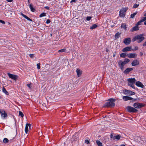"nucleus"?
I'll list each match as a JSON object with an SVG mask.
<instances>
[{
  "mask_svg": "<svg viewBox=\"0 0 146 146\" xmlns=\"http://www.w3.org/2000/svg\"><path fill=\"white\" fill-rule=\"evenodd\" d=\"M116 100L114 98H110L108 100V102L106 103L105 104V106L107 107H112L115 106L114 102Z\"/></svg>",
  "mask_w": 146,
  "mask_h": 146,
  "instance_id": "1",
  "label": "nucleus"
},
{
  "mask_svg": "<svg viewBox=\"0 0 146 146\" xmlns=\"http://www.w3.org/2000/svg\"><path fill=\"white\" fill-rule=\"evenodd\" d=\"M136 80L135 78H129L127 79V82H128V85L133 88L135 89L134 84L135 83Z\"/></svg>",
  "mask_w": 146,
  "mask_h": 146,
  "instance_id": "2",
  "label": "nucleus"
},
{
  "mask_svg": "<svg viewBox=\"0 0 146 146\" xmlns=\"http://www.w3.org/2000/svg\"><path fill=\"white\" fill-rule=\"evenodd\" d=\"M144 35V34H142L135 36V37H134L133 39L132 40V41L133 42H134L137 40L142 39H144L145 38L143 36Z\"/></svg>",
  "mask_w": 146,
  "mask_h": 146,
  "instance_id": "3",
  "label": "nucleus"
},
{
  "mask_svg": "<svg viewBox=\"0 0 146 146\" xmlns=\"http://www.w3.org/2000/svg\"><path fill=\"white\" fill-rule=\"evenodd\" d=\"M127 9V8H125L120 10L119 11V16L122 18L124 17L125 16V13H126Z\"/></svg>",
  "mask_w": 146,
  "mask_h": 146,
  "instance_id": "4",
  "label": "nucleus"
},
{
  "mask_svg": "<svg viewBox=\"0 0 146 146\" xmlns=\"http://www.w3.org/2000/svg\"><path fill=\"white\" fill-rule=\"evenodd\" d=\"M126 109L129 112L136 113L138 111L137 110L130 106L127 107Z\"/></svg>",
  "mask_w": 146,
  "mask_h": 146,
  "instance_id": "5",
  "label": "nucleus"
},
{
  "mask_svg": "<svg viewBox=\"0 0 146 146\" xmlns=\"http://www.w3.org/2000/svg\"><path fill=\"white\" fill-rule=\"evenodd\" d=\"M145 106V104L138 102L135 103L133 105V106L135 108L138 109H140Z\"/></svg>",
  "mask_w": 146,
  "mask_h": 146,
  "instance_id": "6",
  "label": "nucleus"
},
{
  "mask_svg": "<svg viewBox=\"0 0 146 146\" xmlns=\"http://www.w3.org/2000/svg\"><path fill=\"white\" fill-rule=\"evenodd\" d=\"M7 74L9 77L14 80H16L18 78V76L14 74H11L9 73H8Z\"/></svg>",
  "mask_w": 146,
  "mask_h": 146,
  "instance_id": "7",
  "label": "nucleus"
},
{
  "mask_svg": "<svg viewBox=\"0 0 146 146\" xmlns=\"http://www.w3.org/2000/svg\"><path fill=\"white\" fill-rule=\"evenodd\" d=\"M131 39L130 38H125L123 41L124 44L126 45H128L130 44Z\"/></svg>",
  "mask_w": 146,
  "mask_h": 146,
  "instance_id": "8",
  "label": "nucleus"
},
{
  "mask_svg": "<svg viewBox=\"0 0 146 146\" xmlns=\"http://www.w3.org/2000/svg\"><path fill=\"white\" fill-rule=\"evenodd\" d=\"M118 64L119 65V67L122 70L124 69V66L125 65L121 61V60H119L118 62Z\"/></svg>",
  "mask_w": 146,
  "mask_h": 146,
  "instance_id": "9",
  "label": "nucleus"
},
{
  "mask_svg": "<svg viewBox=\"0 0 146 146\" xmlns=\"http://www.w3.org/2000/svg\"><path fill=\"white\" fill-rule=\"evenodd\" d=\"M139 62L137 59L135 60L132 62L131 65L133 66H135L138 65L139 64Z\"/></svg>",
  "mask_w": 146,
  "mask_h": 146,
  "instance_id": "10",
  "label": "nucleus"
},
{
  "mask_svg": "<svg viewBox=\"0 0 146 146\" xmlns=\"http://www.w3.org/2000/svg\"><path fill=\"white\" fill-rule=\"evenodd\" d=\"M137 54L136 53H129L127 54V56L129 58H135L136 57Z\"/></svg>",
  "mask_w": 146,
  "mask_h": 146,
  "instance_id": "11",
  "label": "nucleus"
},
{
  "mask_svg": "<svg viewBox=\"0 0 146 146\" xmlns=\"http://www.w3.org/2000/svg\"><path fill=\"white\" fill-rule=\"evenodd\" d=\"M135 85L138 87L143 88L144 86L143 84L140 81H137L135 83Z\"/></svg>",
  "mask_w": 146,
  "mask_h": 146,
  "instance_id": "12",
  "label": "nucleus"
},
{
  "mask_svg": "<svg viewBox=\"0 0 146 146\" xmlns=\"http://www.w3.org/2000/svg\"><path fill=\"white\" fill-rule=\"evenodd\" d=\"M132 50L131 46H129L125 47L123 48L122 51L123 52H125L127 51H129Z\"/></svg>",
  "mask_w": 146,
  "mask_h": 146,
  "instance_id": "13",
  "label": "nucleus"
},
{
  "mask_svg": "<svg viewBox=\"0 0 146 146\" xmlns=\"http://www.w3.org/2000/svg\"><path fill=\"white\" fill-rule=\"evenodd\" d=\"M123 99L124 100L126 101L128 100H133V98L131 97L128 96H123Z\"/></svg>",
  "mask_w": 146,
  "mask_h": 146,
  "instance_id": "14",
  "label": "nucleus"
},
{
  "mask_svg": "<svg viewBox=\"0 0 146 146\" xmlns=\"http://www.w3.org/2000/svg\"><path fill=\"white\" fill-rule=\"evenodd\" d=\"M133 68H127L123 72L125 74H128L129 72L133 70Z\"/></svg>",
  "mask_w": 146,
  "mask_h": 146,
  "instance_id": "15",
  "label": "nucleus"
},
{
  "mask_svg": "<svg viewBox=\"0 0 146 146\" xmlns=\"http://www.w3.org/2000/svg\"><path fill=\"white\" fill-rule=\"evenodd\" d=\"M22 16L24 17L27 20L29 21H32V20L30 19L29 17H28L27 16L25 15L23 13H21L20 14Z\"/></svg>",
  "mask_w": 146,
  "mask_h": 146,
  "instance_id": "16",
  "label": "nucleus"
},
{
  "mask_svg": "<svg viewBox=\"0 0 146 146\" xmlns=\"http://www.w3.org/2000/svg\"><path fill=\"white\" fill-rule=\"evenodd\" d=\"M139 29V27L137 26V25H136L135 27H133L131 29V32H133L135 31H137Z\"/></svg>",
  "mask_w": 146,
  "mask_h": 146,
  "instance_id": "17",
  "label": "nucleus"
},
{
  "mask_svg": "<svg viewBox=\"0 0 146 146\" xmlns=\"http://www.w3.org/2000/svg\"><path fill=\"white\" fill-rule=\"evenodd\" d=\"M1 116L3 118H5L7 116V113L5 111H1Z\"/></svg>",
  "mask_w": 146,
  "mask_h": 146,
  "instance_id": "18",
  "label": "nucleus"
},
{
  "mask_svg": "<svg viewBox=\"0 0 146 146\" xmlns=\"http://www.w3.org/2000/svg\"><path fill=\"white\" fill-rule=\"evenodd\" d=\"M29 8L31 9V11L32 12H34L36 10L35 8L33 7V6L32 3H31L29 5Z\"/></svg>",
  "mask_w": 146,
  "mask_h": 146,
  "instance_id": "19",
  "label": "nucleus"
},
{
  "mask_svg": "<svg viewBox=\"0 0 146 146\" xmlns=\"http://www.w3.org/2000/svg\"><path fill=\"white\" fill-rule=\"evenodd\" d=\"M76 72L77 73V76L78 77H80L82 73V71H81L80 69H78L76 70Z\"/></svg>",
  "mask_w": 146,
  "mask_h": 146,
  "instance_id": "20",
  "label": "nucleus"
},
{
  "mask_svg": "<svg viewBox=\"0 0 146 146\" xmlns=\"http://www.w3.org/2000/svg\"><path fill=\"white\" fill-rule=\"evenodd\" d=\"M126 92L129 95H132L135 94V93L130 90H127Z\"/></svg>",
  "mask_w": 146,
  "mask_h": 146,
  "instance_id": "21",
  "label": "nucleus"
},
{
  "mask_svg": "<svg viewBox=\"0 0 146 146\" xmlns=\"http://www.w3.org/2000/svg\"><path fill=\"white\" fill-rule=\"evenodd\" d=\"M121 137V135H115L113 137V139H119Z\"/></svg>",
  "mask_w": 146,
  "mask_h": 146,
  "instance_id": "22",
  "label": "nucleus"
},
{
  "mask_svg": "<svg viewBox=\"0 0 146 146\" xmlns=\"http://www.w3.org/2000/svg\"><path fill=\"white\" fill-rule=\"evenodd\" d=\"M121 34V33H119L118 32L115 34V39H116L117 38H118L119 37Z\"/></svg>",
  "mask_w": 146,
  "mask_h": 146,
  "instance_id": "23",
  "label": "nucleus"
},
{
  "mask_svg": "<svg viewBox=\"0 0 146 146\" xmlns=\"http://www.w3.org/2000/svg\"><path fill=\"white\" fill-rule=\"evenodd\" d=\"M130 61V60L129 59L127 58H125L123 61L122 62L124 64H125L127 63L128 62H129Z\"/></svg>",
  "mask_w": 146,
  "mask_h": 146,
  "instance_id": "24",
  "label": "nucleus"
},
{
  "mask_svg": "<svg viewBox=\"0 0 146 146\" xmlns=\"http://www.w3.org/2000/svg\"><path fill=\"white\" fill-rule=\"evenodd\" d=\"M98 27V25L96 24H94L92 26H91L90 27V29H93L96 28Z\"/></svg>",
  "mask_w": 146,
  "mask_h": 146,
  "instance_id": "25",
  "label": "nucleus"
},
{
  "mask_svg": "<svg viewBox=\"0 0 146 146\" xmlns=\"http://www.w3.org/2000/svg\"><path fill=\"white\" fill-rule=\"evenodd\" d=\"M3 92L5 93L7 95H9V93L6 90V89L4 88V87H3L2 89Z\"/></svg>",
  "mask_w": 146,
  "mask_h": 146,
  "instance_id": "26",
  "label": "nucleus"
},
{
  "mask_svg": "<svg viewBox=\"0 0 146 146\" xmlns=\"http://www.w3.org/2000/svg\"><path fill=\"white\" fill-rule=\"evenodd\" d=\"M126 53H122L120 54V56L122 58H125L126 56Z\"/></svg>",
  "mask_w": 146,
  "mask_h": 146,
  "instance_id": "27",
  "label": "nucleus"
},
{
  "mask_svg": "<svg viewBox=\"0 0 146 146\" xmlns=\"http://www.w3.org/2000/svg\"><path fill=\"white\" fill-rule=\"evenodd\" d=\"M96 143L98 146H102V143L99 140L96 141Z\"/></svg>",
  "mask_w": 146,
  "mask_h": 146,
  "instance_id": "28",
  "label": "nucleus"
},
{
  "mask_svg": "<svg viewBox=\"0 0 146 146\" xmlns=\"http://www.w3.org/2000/svg\"><path fill=\"white\" fill-rule=\"evenodd\" d=\"M137 12H136L132 14H131L130 16L131 18L132 19L134 18L135 16L137 14Z\"/></svg>",
  "mask_w": 146,
  "mask_h": 146,
  "instance_id": "29",
  "label": "nucleus"
},
{
  "mask_svg": "<svg viewBox=\"0 0 146 146\" xmlns=\"http://www.w3.org/2000/svg\"><path fill=\"white\" fill-rule=\"evenodd\" d=\"M66 52V49L63 48L61 50H60L58 51V52Z\"/></svg>",
  "mask_w": 146,
  "mask_h": 146,
  "instance_id": "30",
  "label": "nucleus"
},
{
  "mask_svg": "<svg viewBox=\"0 0 146 146\" xmlns=\"http://www.w3.org/2000/svg\"><path fill=\"white\" fill-rule=\"evenodd\" d=\"M28 126H27V124H26L25 125V133H27L28 132Z\"/></svg>",
  "mask_w": 146,
  "mask_h": 146,
  "instance_id": "31",
  "label": "nucleus"
},
{
  "mask_svg": "<svg viewBox=\"0 0 146 146\" xmlns=\"http://www.w3.org/2000/svg\"><path fill=\"white\" fill-rule=\"evenodd\" d=\"M121 28H123L125 29V30H126V25L125 24V23H122L121 26Z\"/></svg>",
  "mask_w": 146,
  "mask_h": 146,
  "instance_id": "32",
  "label": "nucleus"
},
{
  "mask_svg": "<svg viewBox=\"0 0 146 146\" xmlns=\"http://www.w3.org/2000/svg\"><path fill=\"white\" fill-rule=\"evenodd\" d=\"M46 16V13H43L39 15L40 17H44Z\"/></svg>",
  "mask_w": 146,
  "mask_h": 146,
  "instance_id": "33",
  "label": "nucleus"
},
{
  "mask_svg": "<svg viewBox=\"0 0 146 146\" xmlns=\"http://www.w3.org/2000/svg\"><path fill=\"white\" fill-rule=\"evenodd\" d=\"M3 142L5 143H7L9 141V140L7 138H4L3 140Z\"/></svg>",
  "mask_w": 146,
  "mask_h": 146,
  "instance_id": "34",
  "label": "nucleus"
},
{
  "mask_svg": "<svg viewBox=\"0 0 146 146\" xmlns=\"http://www.w3.org/2000/svg\"><path fill=\"white\" fill-rule=\"evenodd\" d=\"M19 116H21L22 117H23L24 114H23V113L21 111H19Z\"/></svg>",
  "mask_w": 146,
  "mask_h": 146,
  "instance_id": "35",
  "label": "nucleus"
},
{
  "mask_svg": "<svg viewBox=\"0 0 146 146\" xmlns=\"http://www.w3.org/2000/svg\"><path fill=\"white\" fill-rule=\"evenodd\" d=\"M139 6V4H137L136 3L134 4V5L133 6V8H135Z\"/></svg>",
  "mask_w": 146,
  "mask_h": 146,
  "instance_id": "36",
  "label": "nucleus"
},
{
  "mask_svg": "<svg viewBox=\"0 0 146 146\" xmlns=\"http://www.w3.org/2000/svg\"><path fill=\"white\" fill-rule=\"evenodd\" d=\"M142 21H141V20H140V21L138 22L136 24L137 25V26H138V25H141V23H142Z\"/></svg>",
  "mask_w": 146,
  "mask_h": 146,
  "instance_id": "37",
  "label": "nucleus"
},
{
  "mask_svg": "<svg viewBox=\"0 0 146 146\" xmlns=\"http://www.w3.org/2000/svg\"><path fill=\"white\" fill-rule=\"evenodd\" d=\"M84 19L83 18H81L79 19V20L80 21V22H81V23L80 22V23L82 24V22L84 21Z\"/></svg>",
  "mask_w": 146,
  "mask_h": 146,
  "instance_id": "38",
  "label": "nucleus"
},
{
  "mask_svg": "<svg viewBox=\"0 0 146 146\" xmlns=\"http://www.w3.org/2000/svg\"><path fill=\"white\" fill-rule=\"evenodd\" d=\"M92 18V17L90 16L89 17H87L86 18V20L87 21H90L91 20V19Z\"/></svg>",
  "mask_w": 146,
  "mask_h": 146,
  "instance_id": "39",
  "label": "nucleus"
},
{
  "mask_svg": "<svg viewBox=\"0 0 146 146\" xmlns=\"http://www.w3.org/2000/svg\"><path fill=\"white\" fill-rule=\"evenodd\" d=\"M142 22H143L146 20V16L145 17H143L142 19L141 20Z\"/></svg>",
  "mask_w": 146,
  "mask_h": 146,
  "instance_id": "40",
  "label": "nucleus"
},
{
  "mask_svg": "<svg viewBox=\"0 0 146 146\" xmlns=\"http://www.w3.org/2000/svg\"><path fill=\"white\" fill-rule=\"evenodd\" d=\"M138 49V47L137 46H136L135 47V48L134 49H132V50H137Z\"/></svg>",
  "mask_w": 146,
  "mask_h": 146,
  "instance_id": "41",
  "label": "nucleus"
},
{
  "mask_svg": "<svg viewBox=\"0 0 146 146\" xmlns=\"http://www.w3.org/2000/svg\"><path fill=\"white\" fill-rule=\"evenodd\" d=\"M85 143L87 144H89L90 143V141L88 139H86L85 140Z\"/></svg>",
  "mask_w": 146,
  "mask_h": 146,
  "instance_id": "42",
  "label": "nucleus"
},
{
  "mask_svg": "<svg viewBox=\"0 0 146 146\" xmlns=\"http://www.w3.org/2000/svg\"><path fill=\"white\" fill-rule=\"evenodd\" d=\"M37 68L38 69H39L40 68V65L39 64H37Z\"/></svg>",
  "mask_w": 146,
  "mask_h": 146,
  "instance_id": "43",
  "label": "nucleus"
},
{
  "mask_svg": "<svg viewBox=\"0 0 146 146\" xmlns=\"http://www.w3.org/2000/svg\"><path fill=\"white\" fill-rule=\"evenodd\" d=\"M26 124L27 125V126H29V129H31V124L29 123H27Z\"/></svg>",
  "mask_w": 146,
  "mask_h": 146,
  "instance_id": "44",
  "label": "nucleus"
},
{
  "mask_svg": "<svg viewBox=\"0 0 146 146\" xmlns=\"http://www.w3.org/2000/svg\"><path fill=\"white\" fill-rule=\"evenodd\" d=\"M50 21L49 19H47L46 22V23L47 24L49 23H50Z\"/></svg>",
  "mask_w": 146,
  "mask_h": 146,
  "instance_id": "45",
  "label": "nucleus"
},
{
  "mask_svg": "<svg viewBox=\"0 0 146 146\" xmlns=\"http://www.w3.org/2000/svg\"><path fill=\"white\" fill-rule=\"evenodd\" d=\"M0 22L1 23L3 24H5V22L4 21H3L0 20Z\"/></svg>",
  "mask_w": 146,
  "mask_h": 146,
  "instance_id": "46",
  "label": "nucleus"
},
{
  "mask_svg": "<svg viewBox=\"0 0 146 146\" xmlns=\"http://www.w3.org/2000/svg\"><path fill=\"white\" fill-rule=\"evenodd\" d=\"M34 54H29V56L31 58H33L34 57Z\"/></svg>",
  "mask_w": 146,
  "mask_h": 146,
  "instance_id": "47",
  "label": "nucleus"
},
{
  "mask_svg": "<svg viewBox=\"0 0 146 146\" xmlns=\"http://www.w3.org/2000/svg\"><path fill=\"white\" fill-rule=\"evenodd\" d=\"M31 84H27V85L28 87L30 88H31Z\"/></svg>",
  "mask_w": 146,
  "mask_h": 146,
  "instance_id": "48",
  "label": "nucleus"
},
{
  "mask_svg": "<svg viewBox=\"0 0 146 146\" xmlns=\"http://www.w3.org/2000/svg\"><path fill=\"white\" fill-rule=\"evenodd\" d=\"M144 39H139V40H138L137 41V42L138 43H140L141 42H142L143 40H144Z\"/></svg>",
  "mask_w": 146,
  "mask_h": 146,
  "instance_id": "49",
  "label": "nucleus"
},
{
  "mask_svg": "<svg viewBox=\"0 0 146 146\" xmlns=\"http://www.w3.org/2000/svg\"><path fill=\"white\" fill-rule=\"evenodd\" d=\"M44 8L47 10H49L50 9V7H49L48 6H46L44 7Z\"/></svg>",
  "mask_w": 146,
  "mask_h": 146,
  "instance_id": "50",
  "label": "nucleus"
},
{
  "mask_svg": "<svg viewBox=\"0 0 146 146\" xmlns=\"http://www.w3.org/2000/svg\"><path fill=\"white\" fill-rule=\"evenodd\" d=\"M113 134H111L110 135V138H113Z\"/></svg>",
  "mask_w": 146,
  "mask_h": 146,
  "instance_id": "51",
  "label": "nucleus"
},
{
  "mask_svg": "<svg viewBox=\"0 0 146 146\" xmlns=\"http://www.w3.org/2000/svg\"><path fill=\"white\" fill-rule=\"evenodd\" d=\"M143 46H146V41H145L143 44Z\"/></svg>",
  "mask_w": 146,
  "mask_h": 146,
  "instance_id": "52",
  "label": "nucleus"
},
{
  "mask_svg": "<svg viewBox=\"0 0 146 146\" xmlns=\"http://www.w3.org/2000/svg\"><path fill=\"white\" fill-rule=\"evenodd\" d=\"M106 52H109V50L107 48H106Z\"/></svg>",
  "mask_w": 146,
  "mask_h": 146,
  "instance_id": "53",
  "label": "nucleus"
},
{
  "mask_svg": "<svg viewBox=\"0 0 146 146\" xmlns=\"http://www.w3.org/2000/svg\"><path fill=\"white\" fill-rule=\"evenodd\" d=\"M6 1L8 2H11L13 0H6Z\"/></svg>",
  "mask_w": 146,
  "mask_h": 146,
  "instance_id": "54",
  "label": "nucleus"
},
{
  "mask_svg": "<svg viewBox=\"0 0 146 146\" xmlns=\"http://www.w3.org/2000/svg\"><path fill=\"white\" fill-rule=\"evenodd\" d=\"M143 55V53L142 52H140V55L141 56H142Z\"/></svg>",
  "mask_w": 146,
  "mask_h": 146,
  "instance_id": "55",
  "label": "nucleus"
},
{
  "mask_svg": "<svg viewBox=\"0 0 146 146\" xmlns=\"http://www.w3.org/2000/svg\"><path fill=\"white\" fill-rule=\"evenodd\" d=\"M76 0H72L71 2H75Z\"/></svg>",
  "mask_w": 146,
  "mask_h": 146,
  "instance_id": "56",
  "label": "nucleus"
},
{
  "mask_svg": "<svg viewBox=\"0 0 146 146\" xmlns=\"http://www.w3.org/2000/svg\"><path fill=\"white\" fill-rule=\"evenodd\" d=\"M115 56V54H113V57H114Z\"/></svg>",
  "mask_w": 146,
  "mask_h": 146,
  "instance_id": "57",
  "label": "nucleus"
},
{
  "mask_svg": "<svg viewBox=\"0 0 146 146\" xmlns=\"http://www.w3.org/2000/svg\"><path fill=\"white\" fill-rule=\"evenodd\" d=\"M120 146H125V145L122 144Z\"/></svg>",
  "mask_w": 146,
  "mask_h": 146,
  "instance_id": "58",
  "label": "nucleus"
},
{
  "mask_svg": "<svg viewBox=\"0 0 146 146\" xmlns=\"http://www.w3.org/2000/svg\"><path fill=\"white\" fill-rule=\"evenodd\" d=\"M62 113L63 114H64L65 113L64 112H62Z\"/></svg>",
  "mask_w": 146,
  "mask_h": 146,
  "instance_id": "59",
  "label": "nucleus"
},
{
  "mask_svg": "<svg viewBox=\"0 0 146 146\" xmlns=\"http://www.w3.org/2000/svg\"><path fill=\"white\" fill-rule=\"evenodd\" d=\"M144 23L145 25H146V21H145Z\"/></svg>",
  "mask_w": 146,
  "mask_h": 146,
  "instance_id": "60",
  "label": "nucleus"
},
{
  "mask_svg": "<svg viewBox=\"0 0 146 146\" xmlns=\"http://www.w3.org/2000/svg\"><path fill=\"white\" fill-rule=\"evenodd\" d=\"M28 2L29 3H30V1H29V0H28Z\"/></svg>",
  "mask_w": 146,
  "mask_h": 146,
  "instance_id": "61",
  "label": "nucleus"
},
{
  "mask_svg": "<svg viewBox=\"0 0 146 146\" xmlns=\"http://www.w3.org/2000/svg\"><path fill=\"white\" fill-rule=\"evenodd\" d=\"M136 100V99H134V100H133L134 101H135V100Z\"/></svg>",
  "mask_w": 146,
  "mask_h": 146,
  "instance_id": "62",
  "label": "nucleus"
},
{
  "mask_svg": "<svg viewBox=\"0 0 146 146\" xmlns=\"http://www.w3.org/2000/svg\"><path fill=\"white\" fill-rule=\"evenodd\" d=\"M144 15V16H146V13L145 14V15Z\"/></svg>",
  "mask_w": 146,
  "mask_h": 146,
  "instance_id": "63",
  "label": "nucleus"
},
{
  "mask_svg": "<svg viewBox=\"0 0 146 146\" xmlns=\"http://www.w3.org/2000/svg\"><path fill=\"white\" fill-rule=\"evenodd\" d=\"M78 18H76V20H78Z\"/></svg>",
  "mask_w": 146,
  "mask_h": 146,
  "instance_id": "64",
  "label": "nucleus"
}]
</instances>
